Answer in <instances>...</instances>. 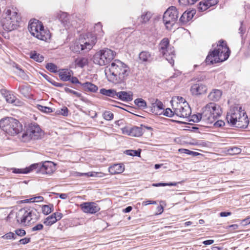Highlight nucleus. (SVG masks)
<instances>
[{"label":"nucleus","instance_id":"obj_1","mask_svg":"<svg viewBox=\"0 0 250 250\" xmlns=\"http://www.w3.org/2000/svg\"><path fill=\"white\" fill-rule=\"evenodd\" d=\"M129 72L127 65L119 60H115L104 70L107 80L115 84L124 82L127 79Z\"/></svg>","mask_w":250,"mask_h":250},{"label":"nucleus","instance_id":"obj_2","mask_svg":"<svg viewBox=\"0 0 250 250\" xmlns=\"http://www.w3.org/2000/svg\"><path fill=\"white\" fill-rule=\"evenodd\" d=\"M230 51L227 43L223 40L218 42L216 47L209 51L206 59V63L210 65L226 61L229 57Z\"/></svg>","mask_w":250,"mask_h":250},{"label":"nucleus","instance_id":"obj_3","mask_svg":"<svg viewBox=\"0 0 250 250\" xmlns=\"http://www.w3.org/2000/svg\"><path fill=\"white\" fill-rule=\"evenodd\" d=\"M226 119L231 126L237 128H246L249 124L246 113L241 106L231 107L227 114Z\"/></svg>","mask_w":250,"mask_h":250},{"label":"nucleus","instance_id":"obj_4","mask_svg":"<svg viewBox=\"0 0 250 250\" xmlns=\"http://www.w3.org/2000/svg\"><path fill=\"white\" fill-rule=\"evenodd\" d=\"M21 20L18 10L13 7H9L5 10L4 17L1 22L4 30L11 31L17 28Z\"/></svg>","mask_w":250,"mask_h":250},{"label":"nucleus","instance_id":"obj_5","mask_svg":"<svg viewBox=\"0 0 250 250\" xmlns=\"http://www.w3.org/2000/svg\"><path fill=\"white\" fill-rule=\"evenodd\" d=\"M222 113L220 106L214 103H209L203 108V126H208L212 124Z\"/></svg>","mask_w":250,"mask_h":250},{"label":"nucleus","instance_id":"obj_6","mask_svg":"<svg viewBox=\"0 0 250 250\" xmlns=\"http://www.w3.org/2000/svg\"><path fill=\"white\" fill-rule=\"evenodd\" d=\"M171 102L176 117L181 119L189 118L191 110L185 99L182 97H175L172 98Z\"/></svg>","mask_w":250,"mask_h":250},{"label":"nucleus","instance_id":"obj_7","mask_svg":"<svg viewBox=\"0 0 250 250\" xmlns=\"http://www.w3.org/2000/svg\"><path fill=\"white\" fill-rule=\"evenodd\" d=\"M39 217L40 213L34 208H21L19 210L16 216L17 221L24 226L35 223Z\"/></svg>","mask_w":250,"mask_h":250},{"label":"nucleus","instance_id":"obj_8","mask_svg":"<svg viewBox=\"0 0 250 250\" xmlns=\"http://www.w3.org/2000/svg\"><path fill=\"white\" fill-rule=\"evenodd\" d=\"M0 127L5 133L11 136L18 134L22 129V125L19 121L11 117L0 120Z\"/></svg>","mask_w":250,"mask_h":250},{"label":"nucleus","instance_id":"obj_9","mask_svg":"<svg viewBox=\"0 0 250 250\" xmlns=\"http://www.w3.org/2000/svg\"><path fill=\"white\" fill-rule=\"evenodd\" d=\"M28 30L32 35L40 40L46 41L50 38L49 31L44 29L42 23L39 21L34 20L30 22Z\"/></svg>","mask_w":250,"mask_h":250},{"label":"nucleus","instance_id":"obj_10","mask_svg":"<svg viewBox=\"0 0 250 250\" xmlns=\"http://www.w3.org/2000/svg\"><path fill=\"white\" fill-rule=\"evenodd\" d=\"M114 52L112 50L105 48L95 54L93 62L101 66L105 65L114 59Z\"/></svg>","mask_w":250,"mask_h":250},{"label":"nucleus","instance_id":"obj_11","mask_svg":"<svg viewBox=\"0 0 250 250\" xmlns=\"http://www.w3.org/2000/svg\"><path fill=\"white\" fill-rule=\"evenodd\" d=\"M42 135L43 132L40 126L36 123H31L22 134V139L24 142H27L30 140L41 139Z\"/></svg>","mask_w":250,"mask_h":250},{"label":"nucleus","instance_id":"obj_12","mask_svg":"<svg viewBox=\"0 0 250 250\" xmlns=\"http://www.w3.org/2000/svg\"><path fill=\"white\" fill-rule=\"evenodd\" d=\"M160 52L165 57L166 59L172 65L174 64L175 57L174 50L173 47H170L169 41L167 38L163 39L159 45Z\"/></svg>","mask_w":250,"mask_h":250},{"label":"nucleus","instance_id":"obj_13","mask_svg":"<svg viewBox=\"0 0 250 250\" xmlns=\"http://www.w3.org/2000/svg\"><path fill=\"white\" fill-rule=\"evenodd\" d=\"M178 18V12L175 6L169 7L164 13L163 21L167 29L170 30Z\"/></svg>","mask_w":250,"mask_h":250},{"label":"nucleus","instance_id":"obj_14","mask_svg":"<svg viewBox=\"0 0 250 250\" xmlns=\"http://www.w3.org/2000/svg\"><path fill=\"white\" fill-rule=\"evenodd\" d=\"M33 170L36 169L38 173L42 174H50L55 170V165L53 163L46 161L42 163H36L32 165Z\"/></svg>","mask_w":250,"mask_h":250},{"label":"nucleus","instance_id":"obj_15","mask_svg":"<svg viewBox=\"0 0 250 250\" xmlns=\"http://www.w3.org/2000/svg\"><path fill=\"white\" fill-rule=\"evenodd\" d=\"M97 39L98 38L93 33H87L86 37L84 38L80 44L81 50L88 51L91 49L95 44Z\"/></svg>","mask_w":250,"mask_h":250},{"label":"nucleus","instance_id":"obj_16","mask_svg":"<svg viewBox=\"0 0 250 250\" xmlns=\"http://www.w3.org/2000/svg\"><path fill=\"white\" fill-rule=\"evenodd\" d=\"M207 90V86L199 81L193 83L190 89V92L193 96H199L205 94Z\"/></svg>","mask_w":250,"mask_h":250},{"label":"nucleus","instance_id":"obj_17","mask_svg":"<svg viewBox=\"0 0 250 250\" xmlns=\"http://www.w3.org/2000/svg\"><path fill=\"white\" fill-rule=\"evenodd\" d=\"M83 211L87 213L94 214L100 210V207L95 202H85L81 205Z\"/></svg>","mask_w":250,"mask_h":250},{"label":"nucleus","instance_id":"obj_18","mask_svg":"<svg viewBox=\"0 0 250 250\" xmlns=\"http://www.w3.org/2000/svg\"><path fill=\"white\" fill-rule=\"evenodd\" d=\"M196 14L195 10L192 9L189 11H185L180 18V21L185 24L191 21Z\"/></svg>","mask_w":250,"mask_h":250},{"label":"nucleus","instance_id":"obj_19","mask_svg":"<svg viewBox=\"0 0 250 250\" xmlns=\"http://www.w3.org/2000/svg\"><path fill=\"white\" fill-rule=\"evenodd\" d=\"M131 92L120 91L117 92V98L124 102H129L133 99Z\"/></svg>","mask_w":250,"mask_h":250},{"label":"nucleus","instance_id":"obj_20","mask_svg":"<svg viewBox=\"0 0 250 250\" xmlns=\"http://www.w3.org/2000/svg\"><path fill=\"white\" fill-rule=\"evenodd\" d=\"M218 2V0H205L200 2L198 7L202 11H205L212 6L216 5Z\"/></svg>","mask_w":250,"mask_h":250},{"label":"nucleus","instance_id":"obj_21","mask_svg":"<svg viewBox=\"0 0 250 250\" xmlns=\"http://www.w3.org/2000/svg\"><path fill=\"white\" fill-rule=\"evenodd\" d=\"M127 134L131 136L140 137L143 134V127L134 126L127 130Z\"/></svg>","mask_w":250,"mask_h":250},{"label":"nucleus","instance_id":"obj_22","mask_svg":"<svg viewBox=\"0 0 250 250\" xmlns=\"http://www.w3.org/2000/svg\"><path fill=\"white\" fill-rule=\"evenodd\" d=\"M73 75V71L67 69H62L59 73L60 79L64 82L69 81L70 80V77Z\"/></svg>","mask_w":250,"mask_h":250},{"label":"nucleus","instance_id":"obj_23","mask_svg":"<svg viewBox=\"0 0 250 250\" xmlns=\"http://www.w3.org/2000/svg\"><path fill=\"white\" fill-rule=\"evenodd\" d=\"M222 95L221 90L214 89L209 93L208 98L211 101L216 102L220 100Z\"/></svg>","mask_w":250,"mask_h":250},{"label":"nucleus","instance_id":"obj_24","mask_svg":"<svg viewBox=\"0 0 250 250\" xmlns=\"http://www.w3.org/2000/svg\"><path fill=\"white\" fill-rule=\"evenodd\" d=\"M4 98L7 102L16 105H20L21 102L19 100L17 99L16 97L9 91H6L4 94Z\"/></svg>","mask_w":250,"mask_h":250},{"label":"nucleus","instance_id":"obj_25","mask_svg":"<svg viewBox=\"0 0 250 250\" xmlns=\"http://www.w3.org/2000/svg\"><path fill=\"white\" fill-rule=\"evenodd\" d=\"M124 166L120 164H114L108 168V171L111 174L121 173L124 171Z\"/></svg>","mask_w":250,"mask_h":250},{"label":"nucleus","instance_id":"obj_26","mask_svg":"<svg viewBox=\"0 0 250 250\" xmlns=\"http://www.w3.org/2000/svg\"><path fill=\"white\" fill-rule=\"evenodd\" d=\"M139 58L140 61L143 62H151L153 58L151 54L147 51H143L140 53Z\"/></svg>","mask_w":250,"mask_h":250},{"label":"nucleus","instance_id":"obj_27","mask_svg":"<svg viewBox=\"0 0 250 250\" xmlns=\"http://www.w3.org/2000/svg\"><path fill=\"white\" fill-rule=\"evenodd\" d=\"M100 92L103 95H105L113 98H117V92L115 89H106L105 88H102L100 89Z\"/></svg>","mask_w":250,"mask_h":250},{"label":"nucleus","instance_id":"obj_28","mask_svg":"<svg viewBox=\"0 0 250 250\" xmlns=\"http://www.w3.org/2000/svg\"><path fill=\"white\" fill-rule=\"evenodd\" d=\"M85 91L95 92L98 90V87L91 83L86 82L81 83Z\"/></svg>","mask_w":250,"mask_h":250},{"label":"nucleus","instance_id":"obj_29","mask_svg":"<svg viewBox=\"0 0 250 250\" xmlns=\"http://www.w3.org/2000/svg\"><path fill=\"white\" fill-rule=\"evenodd\" d=\"M75 66L74 67L76 68L77 66L83 68L84 66L86 65L88 63V60L87 58L84 57L78 58L75 59ZM73 67L72 65L71 66Z\"/></svg>","mask_w":250,"mask_h":250},{"label":"nucleus","instance_id":"obj_30","mask_svg":"<svg viewBox=\"0 0 250 250\" xmlns=\"http://www.w3.org/2000/svg\"><path fill=\"white\" fill-rule=\"evenodd\" d=\"M98 38H100L104 35V32L102 29V25L101 22H98L94 26V33H93Z\"/></svg>","mask_w":250,"mask_h":250},{"label":"nucleus","instance_id":"obj_31","mask_svg":"<svg viewBox=\"0 0 250 250\" xmlns=\"http://www.w3.org/2000/svg\"><path fill=\"white\" fill-rule=\"evenodd\" d=\"M12 172L14 173H23L27 174L28 173L30 172L33 170V167H32V165L30 166L29 167H26L24 168H12Z\"/></svg>","mask_w":250,"mask_h":250},{"label":"nucleus","instance_id":"obj_32","mask_svg":"<svg viewBox=\"0 0 250 250\" xmlns=\"http://www.w3.org/2000/svg\"><path fill=\"white\" fill-rule=\"evenodd\" d=\"M152 16V13L150 11H145L141 16V21L142 23L148 22Z\"/></svg>","mask_w":250,"mask_h":250},{"label":"nucleus","instance_id":"obj_33","mask_svg":"<svg viewBox=\"0 0 250 250\" xmlns=\"http://www.w3.org/2000/svg\"><path fill=\"white\" fill-rule=\"evenodd\" d=\"M57 221V219H56L53 213L51 215L46 217L43 221L44 225L47 226H51Z\"/></svg>","mask_w":250,"mask_h":250},{"label":"nucleus","instance_id":"obj_34","mask_svg":"<svg viewBox=\"0 0 250 250\" xmlns=\"http://www.w3.org/2000/svg\"><path fill=\"white\" fill-rule=\"evenodd\" d=\"M30 56L31 59L38 62H42L44 60V57L35 51L31 52Z\"/></svg>","mask_w":250,"mask_h":250},{"label":"nucleus","instance_id":"obj_35","mask_svg":"<svg viewBox=\"0 0 250 250\" xmlns=\"http://www.w3.org/2000/svg\"><path fill=\"white\" fill-rule=\"evenodd\" d=\"M190 121H192L194 122H201L203 124V118L202 116V113L201 114H194L193 115H190L189 118H188Z\"/></svg>","mask_w":250,"mask_h":250},{"label":"nucleus","instance_id":"obj_36","mask_svg":"<svg viewBox=\"0 0 250 250\" xmlns=\"http://www.w3.org/2000/svg\"><path fill=\"white\" fill-rule=\"evenodd\" d=\"M135 104L140 109H145L146 107V102L142 98H138L134 101Z\"/></svg>","mask_w":250,"mask_h":250},{"label":"nucleus","instance_id":"obj_37","mask_svg":"<svg viewBox=\"0 0 250 250\" xmlns=\"http://www.w3.org/2000/svg\"><path fill=\"white\" fill-rule=\"evenodd\" d=\"M42 213L44 215H48L53 210V205L49 204L48 205H43L42 208Z\"/></svg>","mask_w":250,"mask_h":250},{"label":"nucleus","instance_id":"obj_38","mask_svg":"<svg viewBox=\"0 0 250 250\" xmlns=\"http://www.w3.org/2000/svg\"><path fill=\"white\" fill-rule=\"evenodd\" d=\"M153 109H152V112H155V109L157 108L159 110L164 109V105L163 103L158 99L155 100V102L152 104Z\"/></svg>","mask_w":250,"mask_h":250},{"label":"nucleus","instance_id":"obj_39","mask_svg":"<svg viewBox=\"0 0 250 250\" xmlns=\"http://www.w3.org/2000/svg\"><path fill=\"white\" fill-rule=\"evenodd\" d=\"M141 151V150L140 149L137 150H126L125 153L128 155L132 156H140Z\"/></svg>","mask_w":250,"mask_h":250},{"label":"nucleus","instance_id":"obj_40","mask_svg":"<svg viewBox=\"0 0 250 250\" xmlns=\"http://www.w3.org/2000/svg\"><path fill=\"white\" fill-rule=\"evenodd\" d=\"M37 107L39 110L46 113H49L53 111L52 109L50 107L42 106L40 104H38Z\"/></svg>","mask_w":250,"mask_h":250},{"label":"nucleus","instance_id":"obj_41","mask_svg":"<svg viewBox=\"0 0 250 250\" xmlns=\"http://www.w3.org/2000/svg\"><path fill=\"white\" fill-rule=\"evenodd\" d=\"M64 90H65V91L66 92L74 94L76 97L81 98V99L83 100V97L82 96L81 93H80L79 92H78L77 91H74L73 90H72V89H70L69 88H67V87H65L64 88Z\"/></svg>","mask_w":250,"mask_h":250},{"label":"nucleus","instance_id":"obj_42","mask_svg":"<svg viewBox=\"0 0 250 250\" xmlns=\"http://www.w3.org/2000/svg\"><path fill=\"white\" fill-rule=\"evenodd\" d=\"M228 152L230 155H236L240 153L241 149L238 147H233L229 149Z\"/></svg>","mask_w":250,"mask_h":250},{"label":"nucleus","instance_id":"obj_43","mask_svg":"<svg viewBox=\"0 0 250 250\" xmlns=\"http://www.w3.org/2000/svg\"><path fill=\"white\" fill-rule=\"evenodd\" d=\"M178 183H180V182H178V183H176V182H173V183L171 182V183H159L153 184L152 185V186H154V187H160V186L164 187V186H175Z\"/></svg>","mask_w":250,"mask_h":250},{"label":"nucleus","instance_id":"obj_44","mask_svg":"<svg viewBox=\"0 0 250 250\" xmlns=\"http://www.w3.org/2000/svg\"><path fill=\"white\" fill-rule=\"evenodd\" d=\"M46 68L51 72H56L57 71V66L52 63H48L46 65Z\"/></svg>","mask_w":250,"mask_h":250},{"label":"nucleus","instance_id":"obj_45","mask_svg":"<svg viewBox=\"0 0 250 250\" xmlns=\"http://www.w3.org/2000/svg\"><path fill=\"white\" fill-rule=\"evenodd\" d=\"M164 115L168 117H176V115H175V113L173 112V110L169 108H167L165 110Z\"/></svg>","mask_w":250,"mask_h":250},{"label":"nucleus","instance_id":"obj_46","mask_svg":"<svg viewBox=\"0 0 250 250\" xmlns=\"http://www.w3.org/2000/svg\"><path fill=\"white\" fill-rule=\"evenodd\" d=\"M104 118L108 121L111 120L113 118V114L109 111H105L103 114Z\"/></svg>","mask_w":250,"mask_h":250},{"label":"nucleus","instance_id":"obj_47","mask_svg":"<svg viewBox=\"0 0 250 250\" xmlns=\"http://www.w3.org/2000/svg\"><path fill=\"white\" fill-rule=\"evenodd\" d=\"M58 114H61L64 116H67L68 114V109L66 107H63L60 110L57 111Z\"/></svg>","mask_w":250,"mask_h":250},{"label":"nucleus","instance_id":"obj_48","mask_svg":"<svg viewBox=\"0 0 250 250\" xmlns=\"http://www.w3.org/2000/svg\"><path fill=\"white\" fill-rule=\"evenodd\" d=\"M58 18L62 23L67 22L68 20V15L66 13H61L58 17Z\"/></svg>","mask_w":250,"mask_h":250},{"label":"nucleus","instance_id":"obj_49","mask_svg":"<svg viewBox=\"0 0 250 250\" xmlns=\"http://www.w3.org/2000/svg\"><path fill=\"white\" fill-rule=\"evenodd\" d=\"M17 68L18 69L19 72H17V74L21 77L22 79L24 80H26L27 79V76L24 71L21 68L19 67H17Z\"/></svg>","mask_w":250,"mask_h":250},{"label":"nucleus","instance_id":"obj_50","mask_svg":"<svg viewBox=\"0 0 250 250\" xmlns=\"http://www.w3.org/2000/svg\"><path fill=\"white\" fill-rule=\"evenodd\" d=\"M90 177H104L105 174L103 172H89Z\"/></svg>","mask_w":250,"mask_h":250},{"label":"nucleus","instance_id":"obj_51","mask_svg":"<svg viewBox=\"0 0 250 250\" xmlns=\"http://www.w3.org/2000/svg\"><path fill=\"white\" fill-rule=\"evenodd\" d=\"M193 0H179L180 4L182 5H192L194 3Z\"/></svg>","mask_w":250,"mask_h":250},{"label":"nucleus","instance_id":"obj_52","mask_svg":"<svg viewBox=\"0 0 250 250\" xmlns=\"http://www.w3.org/2000/svg\"><path fill=\"white\" fill-rule=\"evenodd\" d=\"M2 238L5 239H16L15 234L11 232H8L2 236Z\"/></svg>","mask_w":250,"mask_h":250},{"label":"nucleus","instance_id":"obj_53","mask_svg":"<svg viewBox=\"0 0 250 250\" xmlns=\"http://www.w3.org/2000/svg\"><path fill=\"white\" fill-rule=\"evenodd\" d=\"M179 151L181 153H185V154H188V155H190V154L195 155L196 153L195 152H193V151H190L188 149H184V148L179 149Z\"/></svg>","mask_w":250,"mask_h":250},{"label":"nucleus","instance_id":"obj_54","mask_svg":"<svg viewBox=\"0 0 250 250\" xmlns=\"http://www.w3.org/2000/svg\"><path fill=\"white\" fill-rule=\"evenodd\" d=\"M43 226L42 224H38L32 228V231L41 230L43 229Z\"/></svg>","mask_w":250,"mask_h":250},{"label":"nucleus","instance_id":"obj_55","mask_svg":"<svg viewBox=\"0 0 250 250\" xmlns=\"http://www.w3.org/2000/svg\"><path fill=\"white\" fill-rule=\"evenodd\" d=\"M212 124L216 127H221L225 125V123L222 120H216Z\"/></svg>","mask_w":250,"mask_h":250},{"label":"nucleus","instance_id":"obj_56","mask_svg":"<svg viewBox=\"0 0 250 250\" xmlns=\"http://www.w3.org/2000/svg\"><path fill=\"white\" fill-rule=\"evenodd\" d=\"M16 234L20 236H23L25 235L26 232L24 229H18L15 230Z\"/></svg>","mask_w":250,"mask_h":250},{"label":"nucleus","instance_id":"obj_57","mask_svg":"<svg viewBox=\"0 0 250 250\" xmlns=\"http://www.w3.org/2000/svg\"><path fill=\"white\" fill-rule=\"evenodd\" d=\"M30 241V238H24L23 239H21L19 241V242L23 245L26 244L28 243Z\"/></svg>","mask_w":250,"mask_h":250},{"label":"nucleus","instance_id":"obj_58","mask_svg":"<svg viewBox=\"0 0 250 250\" xmlns=\"http://www.w3.org/2000/svg\"><path fill=\"white\" fill-rule=\"evenodd\" d=\"M33 199L34 202H40L43 201V197L41 196L33 197Z\"/></svg>","mask_w":250,"mask_h":250},{"label":"nucleus","instance_id":"obj_59","mask_svg":"<svg viewBox=\"0 0 250 250\" xmlns=\"http://www.w3.org/2000/svg\"><path fill=\"white\" fill-rule=\"evenodd\" d=\"M56 219H57V221L61 220L62 217V214L61 212H55L53 213Z\"/></svg>","mask_w":250,"mask_h":250},{"label":"nucleus","instance_id":"obj_60","mask_svg":"<svg viewBox=\"0 0 250 250\" xmlns=\"http://www.w3.org/2000/svg\"><path fill=\"white\" fill-rule=\"evenodd\" d=\"M69 81H70L72 83H81L78 78L75 77H71Z\"/></svg>","mask_w":250,"mask_h":250},{"label":"nucleus","instance_id":"obj_61","mask_svg":"<svg viewBox=\"0 0 250 250\" xmlns=\"http://www.w3.org/2000/svg\"><path fill=\"white\" fill-rule=\"evenodd\" d=\"M50 83H52L53 85L57 86V87H62L63 85V84L62 83H59L53 80L51 82H50Z\"/></svg>","mask_w":250,"mask_h":250},{"label":"nucleus","instance_id":"obj_62","mask_svg":"<svg viewBox=\"0 0 250 250\" xmlns=\"http://www.w3.org/2000/svg\"><path fill=\"white\" fill-rule=\"evenodd\" d=\"M231 214L230 212H221L220 213V216L221 217H227Z\"/></svg>","mask_w":250,"mask_h":250},{"label":"nucleus","instance_id":"obj_63","mask_svg":"<svg viewBox=\"0 0 250 250\" xmlns=\"http://www.w3.org/2000/svg\"><path fill=\"white\" fill-rule=\"evenodd\" d=\"M156 202L155 201H146L143 202L142 204L145 206H146L149 204H155Z\"/></svg>","mask_w":250,"mask_h":250},{"label":"nucleus","instance_id":"obj_64","mask_svg":"<svg viewBox=\"0 0 250 250\" xmlns=\"http://www.w3.org/2000/svg\"><path fill=\"white\" fill-rule=\"evenodd\" d=\"M213 242H214L213 240H207L204 241L203 242V244L206 245H211V244H213Z\"/></svg>","mask_w":250,"mask_h":250}]
</instances>
